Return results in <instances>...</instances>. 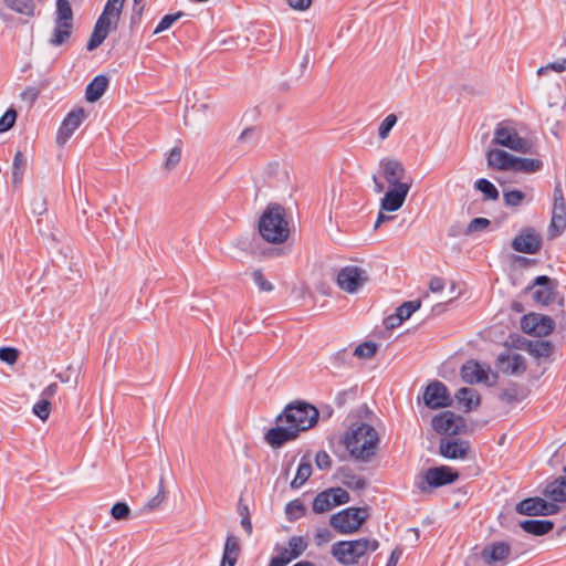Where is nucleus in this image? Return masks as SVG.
Wrapping results in <instances>:
<instances>
[{
  "instance_id": "obj_1",
  "label": "nucleus",
  "mask_w": 566,
  "mask_h": 566,
  "mask_svg": "<svg viewBox=\"0 0 566 566\" xmlns=\"http://www.w3.org/2000/svg\"><path fill=\"white\" fill-rule=\"evenodd\" d=\"M318 410L305 401H293L276 417V427L265 433V441L272 448H281L303 431L314 427L318 420Z\"/></svg>"
},
{
  "instance_id": "obj_2",
  "label": "nucleus",
  "mask_w": 566,
  "mask_h": 566,
  "mask_svg": "<svg viewBox=\"0 0 566 566\" xmlns=\"http://www.w3.org/2000/svg\"><path fill=\"white\" fill-rule=\"evenodd\" d=\"M342 443L356 460L368 462L375 454L379 443L376 429L368 423L349 428L342 437Z\"/></svg>"
},
{
  "instance_id": "obj_3",
  "label": "nucleus",
  "mask_w": 566,
  "mask_h": 566,
  "mask_svg": "<svg viewBox=\"0 0 566 566\" xmlns=\"http://www.w3.org/2000/svg\"><path fill=\"white\" fill-rule=\"evenodd\" d=\"M261 237L271 243H282L290 234L289 223L285 218V210L282 206L269 205L259 222Z\"/></svg>"
},
{
  "instance_id": "obj_4",
  "label": "nucleus",
  "mask_w": 566,
  "mask_h": 566,
  "mask_svg": "<svg viewBox=\"0 0 566 566\" xmlns=\"http://www.w3.org/2000/svg\"><path fill=\"white\" fill-rule=\"evenodd\" d=\"M378 547L377 539L339 541L333 544L331 553L339 564L348 566L357 564L368 551L375 552Z\"/></svg>"
},
{
  "instance_id": "obj_5",
  "label": "nucleus",
  "mask_w": 566,
  "mask_h": 566,
  "mask_svg": "<svg viewBox=\"0 0 566 566\" xmlns=\"http://www.w3.org/2000/svg\"><path fill=\"white\" fill-rule=\"evenodd\" d=\"M53 33L49 43L60 46L69 41L73 32L74 15L69 0H56Z\"/></svg>"
},
{
  "instance_id": "obj_6",
  "label": "nucleus",
  "mask_w": 566,
  "mask_h": 566,
  "mask_svg": "<svg viewBox=\"0 0 566 566\" xmlns=\"http://www.w3.org/2000/svg\"><path fill=\"white\" fill-rule=\"evenodd\" d=\"M493 144L523 154L532 151L531 143L518 135L510 120H503L496 125Z\"/></svg>"
},
{
  "instance_id": "obj_7",
  "label": "nucleus",
  "mask_w": 566,
  "mask_h": 566,
  "mask_svg": "<svg viewBox=\"0 0 566 566\" xmlns=\"http://www.w3.org/2000/svg\"><path fill=\"white\" fill-rule=\"evenodd\" d=\"M368 516L366 507H348L332 515L329 523L339 534H352L359 530Z\"/></svg>"
},
{
  "instance_id": "obj_8",
  "label": "nucleus",
  "mask_w": 566,
  "mask_h": 566,
  "mask_svg": "<svg viewBox=\"0 0 566 566\" xmlns=\"http://www.w3.org/2000/svg\"><path fill=\"white\" fill-rule=\"evenodd\" d=\"M368 281L369 276L367 271L357 265L342 268L336 279L338 287L348 294L358 293Z\"/></svg>"
},
{
  "instance_id": "obj_9",
  "label": "nucleus",
  "mask_w": 566,
  "mask_h": 566,
  "mask_svg": "<svg viewBox=\"0 0 566 566\" xmlns=\"http://www.w3.org/2000/svg\"><path fill=\"white\" fill-rule=\"evenodd\" d=\"M566 229V200L560 181H556L553 192L552 218L548 227L551 238L560 235Z\"/></svg>"
},
{
  "instance_id": "obj_10",
  "label": "nucleus",
  "mask_w": 566,
  "mask_h": 566,
  "mask_svg": "<svg viewBox=\"0 0 566 566\" xmlns=\"http://www.w3.org/2000/svg\"><path fill=\"white\" fill-rule=\"evenodd\" d=\"M459 478L458 473L449 467H437L428 469L419 483V489L427 492L429 488H439L451 484Z\"/></svg>"
},
{
  "instance_id": "obj_11",
  "label": "nucleus",
  "mask_w": 566,
  "mask_h": 566,
  "mask_svg": "<svg viewBox=\"0 0 566 566\" xmlns=\"http://www.w3.org/2000/svg\"><path fill=\"white\" fill-rule=\"evenodd\" d=\"M555 327V322L552 317L531 313L524 315L521 319V328L524 333L544 337L552 334Z\"/></svg>"
},
{
  "instance_id": "obj_12",
  "label": "nucleus",
  "mask_w": 566,
  "mask_h": 566,
  "mask_svg": "<svg viewBox=\"0 0 566 566\" xmlns=\"http://www.w3.org/2000/svg\"><path fill=\"white\" fill-rule=\"evenodd\" d=\"M423 402L430 409L446 408L452 405L447 386L438 380L431 381L424 389Z\"/></svg>"
},
{
  "instance_id": "obj_13",
  "label": "nucleus",
  "mask_w": 566,
  "mask_h": 566,
  "mask_svg": "<svg viewBox=\"0 0 566 566\" xmlns=\"http://www.w3.org/2000/svg\"><path fill=\"white\" fill-rule=\"evenodd\" d=\"M432 428L439 434H459L465 428V421L461 416L452 411H443L436 415L431 421Z\"/></svg>"
},
{
  "instance_id": "obj_14",
  "label": "nucleus",
  "mask_w": 566,
  "mask_h": 566,
  "mask_svg": "<svg viewBox=\"0 0 566 566\" xmlns=\"http://www.w3.org/2000/svg\"><path fill=\"white\" fill-rule=\"evenodd\" d=\"M490 369H485L479 361L476 360H468L461 367V377L464 382L473 385V384H484L488 386H493L496 382L497 375L493 374V381H490Z\"/></svg>"
},
{
  "instance_id": "obj_15",
  "label": "nucleus",
  "mask_w": 566,
  "mask_h": 566,
  "mask_svg": "<svg viewBox=\"0 0 566 566\" xmlns=\"http://www.w3.org/2000/svg\"><path fill=\"white\" fill-rule=\"evenodd\" d=\"M512 248L516 252L534 254L542 248V237L534 228H524L513 239Z\"/></svg>"
},
{
  "instance_id": "obj_16",
  "label": "nucleus",
  "mask_w": 566,
  "mask_h": 566,
  "mask_svg": "<svg viewBox=\"0 0 566 566\" xmlns=\"http://www.w3.org/2000/svg\"><path fill=\"white\" fill-rule=\"evenodd\" d=\"M85 118V111L83 108H76L71 111L66 117L63 119L57 134L55 142L59 146H64L67 140L71 138L73 133L80 127L82 122Z\"/></svg>"
},
{
  "instance_id": "obj_17",
  "label": "nucleus",
  "mask_w": 566,
  "mask_h": 566,
  "mask_svg": "<svg viewBox=\"0 0 566 566\" xmlns=\"http://www.w3.org/2000/svg\"><path fill=\"white\" fill-rule=\"evenodd\" d=\"M511 554V546L505 542H493L481 551V558L489 566H503Z\"/></svg>"
},
{
  "instance_id": "obj_18",
  "label": "nucleus",
  "mask_w": 566,
  "mask_h": 566,
  "mask_svg": "<svg viewBox=\"0 0 566 566\" xmlns=\"http://www.w3.org/2000/svg\"><path fill=\"white\" fill-rule=\"evenodd\" d=\"M410 188L411 180L409 182H403V185L390 187L388 191L385 193L384 198L381 199V210L389 212L399 210L405 203Z\"/></svg>"
},
{
  "instance_id": "obj_19",
  "label": "nucleus",
  "mask_w": 566,
  "mask_h": 566,
  "mask_svg": "<svg viewBox=\"0 0 566 566\" xmlns=\"http://www.w3.org/2000/svg\"><path fill=\"white\" fill-rule=\"evenodd\" d=\"M536 286L537 289L534 291L533 294L534 300L543 305H548L549 303H552L554 300L555 290L557 287V282L547 275H539L534 280L533 284L528 286L526 290H531Z\"/></svg>"
},
{
  "instance_id": "obj_20",
  "label": "nucleus",
  "mask_w": 566,
  "mask_h": 566,
  "mask_svg": "<svg viewBox=\"0 0 566 566\" xmlns=\"http://www.w3.org/2000/svg\"><path fill=\"white\" fill-rule=\"evenodd\" d=\"M117 25V21H113L111 18L101 14L87 42V51H93L98 48L107 38L109 31L116 30Z\"/></svg>"
},
{
  "instance_id": "obj_21",
  "label": "nucleus",
  "mask_w": 566,
  "mask_h": 566,
  "mask_svg": "<svg viewBox=\"0 0 566 566\" xmlns=\"http://www.w3.org/2000/svg\"><path fill=\"white\" fill-rule=\"evenodd\" d=\"M495 365L499 371L506 375H520L526 369L523 356L516 353L500 354Z\"/></svg>"
},
{
  "instance_id": "obj_22",
  "label": "nucleus",
  "mask_w": 566,
  "mask_h": 566,
  "mask_svg": "<svg viewBox=\"0 0 566 566\" xmlns=\"http://www.w3.org/2000/svg\"><path fill=\"white\" fill-rule=\"evenodd\" d=\"M380 165L384 168V177L390 187L403 185L406 169L400 161L396 159H382Z\"/></svg>"
},
{
  "instance_id": "obj_23",
  "label": "nucleus",
  "mask_w": 566,
  "mask_h": 566,
  "mask_svg": "<svg viewBox=\"0 0 566 566\" xmlns=\"http://www.w3.org/2000/svg\"><path fill=\"white\" fill-rule=\"evenodd\" d=\"M440 454L448 459H463L465 458L470 444L467 441L462 440H453V441H446L441 440L440 442Z\"/></svg>"
},
{
  "instance_id": "obj_24",
  "label": "nucleus",
  "mask_w": 566,
  "mask_h": 566,
  "mask_svg": "<svg viewBox=\"0 0 566 566\" xmlns=\"http://www.w3.org/2000/svg\"><path fill=\"white\" fill-rule=\"evenodd\" d=\"M489 167L496 170H512L514 156L497 148L486 153Z\"/></svg>"
},
{
  "instance_id": "obj_25",
  "label": "nucleus",
  "mask_w": 566,
  "mask_h": 566,
  "mask_svg": "<svg viewBox=\"0 0 566 566\" xmlns=\"http://www.w3.org/2000/svg\"><path fill=\"white\" fill-rule=\"evenodd\" d=\"M240 551L241 548L238 537L229 535L224 543L220 566H235L240 556Z\"/></svg>"
},
{
  "instance_id": "obj_26",
  "label": "nucleus",
  "mask_w": 566,
  "mask_h": 566,
  "mask_svg": "<svg viewBox=\"0 0 566 566\" xmlns=\"http://www.w3.org/2000/svg\"><path fill=\"white\" fill-rule=\"evenodd\" d=\"M455 399L464 412H469L480 405V396L475 389L463 387L455 394Z\"/></svg>"
},
{
  "instance_id": "obj_27",
  "label": "nucleus",
  "mask_w": 566,
  "mask_h": 566,
  "mask_svg": "<svg viewBox=\"0 0 566 566\" xmlns=\"http://www.w3.org/2000/svg\"><path fill=\"white\" fill-rule=\"evenodd\" d=\"M546 501L541 497H530L521 501L516 505V512L522 515L536 516L545 510Z\"/></svg>"
},
{
  "instance_id": "obj_28",
  "label": "nucleus",
  "mask_w": 566,
  "mask_h": 566,
  "mask_svg": "<svg viewBox=\"0 0 566 566\" xmlns=\"http://www.w3.org/2000/svg\"><path fill=\"white\" fill-rule=\"evenodd\" d=\"M107 86L108 78L105 75L95 76L86 87L85 98L91 103L98 101L105 93Z\"/></svg>"
},
{
  "instance_id": "obj_29",
  "label": "nucleus",
  "mask_w": 566,
  "mask_h": 566,
  "mask_svg": "<svg viewBox=\"0 0 566 566\" xmlns=\"http://www.w3.org/2000/svg\"><path fill=\"white\" fill-rule=\"evenodd\" d=\"M544 495L553 502H566V476H559L548 483L544 490Z\"/></svg>"
},
{
  "instance_id": "obj_30",
  "label": "nucleus",
  "mask_w": 566,
  "mask_h": 566,
  "mask_svg": "<svg viewBox=\"0 0 566 566\" xmlns=\"http://www.w3.org/2000/svg\"><path fill=\"white\" fill-rule=\"evenodd\" d=\"M521 527L533 535H545L554 528V523L548 520H526L520 523Z\"/></svg>"
},
{
  "instance_id": "obj_31",
  "label": "nucleus",
  "mask_w": 566,
  "mask_h": 566,
  "mask_svg": "<svg viewBox=\"0 0 566 566\" xmlns=\"http://www.w3.org/2000/svg\"><path fill=\"white\" fill-rule=\"evenodd\" d=\"M528 395V389L518 386L517 384H512L511 386L504 388L499 395V399L506 403H514L524 400Z\"/></svg>"
},
{
  "instance_id": "obj_32",
  "label": "nucleus",
  "mask_w": 566,
  "mask_h": 566,
  "mask_svg": "<svg viewBox=\"0 0 566 566\" xmlns=\"http://www.w3.org/2000/svg\"><path fill=\"white\" fill-rule=\"evenodd\" d=\"M313 468L308 455H303L298 464L296 475L291 482L292 489L301 488L312 475Z\"/></svg>"
},
{
  "instance_id": "obj_33",
  "label": "nucleus",
  "mask_w": 566,
  "mask_h": 566,
  "mask_svg": "<svg viewBox=\"0 0 566 566\" xmlns=\"http://www.w3.org/2000/svg\"><path fill=\"white\" fill-rule=\"evenodd\" d=\"M542 167L543 163L539 159L514 156L512 170L531 174L538 171Z\"/></svg>"
},
{
  "instance_id": "obj_34",
  "label": "nucleus",
  "mask_w": 566,
  "mask_h": 566,
  "mask_svg": "<svg viewBox=\"0 0 566 566\" xmlns=\"http://www.w3.org/2000/svg\"><path fill=\"white\" fill-rule=\"evenodd\" d=\"M527 350L536 358H548L554 352V345L549 340L537 339L528 344Z\"/></svg>"
},
{
  "instance_id": "obj_35",
  "label": "nucleus",
  "mask_w": 566,
  "mask_h": 566,
  "mask_svg": "<svg viewBox=\"0 0 566 566\" xmlns=\"http://www.w3.org/2000/svg\"><path fill=\"white\" fill-rule=\"evenodd\" d=\"M4 4L21 14L33 17L35 11V2L33 0H3Z\"/></svg>"
},
{
  "instance_id": "obj_36",
  "label": "nucleus",
  "mask_w": 566,
  "mask_h": 566,
  "mask_svg": "<svg viewBox=\"0 0 566 566\" xmlns=\"http://www.w3.org/2000/svg\"><path fill=\"white\" fill-rule=\"evenodd\" d=\"M342 483L352 490H364L367 485L364 478L356 475L348 469L340 470Z\"/></svg>"
},
{
  "instance_id": "obj_37",
  "label": "nucleus",
  "mask_w": 566,
  "mask_h": 566,
  "mask_svg": "<svg viewBox=\"0 0 566 566\" xmlns=\"http://www.w3.org/2000/svg\"><path fill=\"white\" fill-rule=\"evenodd\" d=\"M333 493L328 490L318 493L313 501V511L315 513H325L334 507L332 501Z\"/></svg>"
},
{
  "instance_id": "obj_38",
  "label": "nucleus",
  "mask_w": 566,
  "mask_h": 566,
  "mask_svg": "<svg viewBox=\"0 0 566 566\" xmlns=\"http://www.w3.org/2000/svg\"><path fill=\"white\" fill-rule=\"evenodd\" d=\"M475 188L483 193L484 200H497L499 190L496 187L485 178L478 179L474 184Z\"/></svg>"
},
{
  "instance_id": "obj_39",
  "label": "nucleus",
  "mask_w": 566,
  "mask_h": 566,
  "mask_svg": "<svg viewBox=\"0 0 566 566\" xmlns=\"http://www.w3.org/2000/svg\"><path fill=\"white\" fill-rule=\"evenodd\" d=\"M307 539L303 536H292L287 541V549L292 554V557H300L307 548Z\"/></svg>"
},
{
  "instance_id": "obj_40",
  "label": "nucleus",
  "mask_w": 566,
  "mask_h": 566,
  "mask_svg": "<svg viewBox=\"0 0 566 566\" xmlns=\"http://www.w3.org/2000/svg\"><path fill=\"white\" fill-rule=\"evenodd\" d=\"M125 1L126 0H107L102 14L111 18L113 21L119 22Z\"/></svg>"
},
{
  "instance_id": "obj_41",
  "label": "nucleus",
  "mask_w": 566,
  "mask_h": 566,
  "mask_svg": "<svg viewBox=\"0 0 566 566\" xmlns=\"http://www.w3.org/2000/svg\"><path fill=\"white\" fill-rule=\"evenodd\" d=\"M165 499H166V490H165L164 478H160L157 494L145 504L144 510L145 511L156 510L157 507L160 506V504L165 501Z\"/></svg>"
},
{
  "instance_id": "obj_42",
  "label": "nucleus",
  "mask_w": 566,
  "mask_h": 566,
  "mask_svg": "<svg viewBox=\"0 0 566 566\" xmlns=\"http://www.w3.org/2000/svg\"><path fill=\"white\" fill-rule=\"evenodd\" d=\"M397 116L395 114L387 115L378 127V137L385 140L389 137V134L394 126L397 124Z\"/></svg>"
},
{
  "instance_id": "obj_43",
  "label": "nucleus",
  "mask_w": 566,
  "mask_h": 566,
  "mask_svg": "<svg viewBox=\"0 0 566 566\" xmlns=\"http://www.w3.org/2000/svg\"><path fill=\"white\" fill-rule=\"evenodd\" d=\"M421 306V301H408L403 302L396 311L402 321L408 319Z\"/></svg>"
},
{
  "instance_id": "obj_44",
  "label": "nucleus",
  "mask_w": 566,
  "mask_h": 566,
  "mask_svg": "<svg viewBox=\"0 0 566 566\" xmlns=\"http://www.w3.org/2000/svg\"><path fill=\"white\" fill-rule=\"evenodd\" d=\"M377 344L374 343V342H364L361 344H359L355 350H354V355L359 357V358H365V359H368V358H371L376 355L377 353Z\"/></svg>"
},
{
  "instance_id": "obj_45",
  "label": "nucleus",
  "mask_w": 566,
  "mask_h": 566,
  "mask_svg": "<svg viewBox=\"0 0 566 566\" xmlns=\"http://www.w3.org/2000/svg\"><path fill=\"white\" fill-rule=\"evenodd\" d=\"M192 109L197 113L206 114L213 111V103L210 96L200 94L192 105Z\"/></svg>"
},
{
  "instance_id": "obj_46",
  "label": "nucleus",
  "mask_w": 566,
  "mask_h": 566,
  "mask_svg": "<svg viewBox=\"0 0 566 566\" xmlns=\"http://www.w3.org/2000/svg\"><path fill=\"white\" fill-rule=\"evenodd\" d=\"M490 223H491L490 220L486 219V218H483V217L474 218L468 224V227H467V229L464 231V234L465 235H471V234H473L475 232L484 231L485 229H488Z\"/></svg>"
},
{
  "instance_id": "obj_47",
  "label": "nucleus",
  "mask_w": 566,
  "mask_h": 566,
  "mask_svg": "<svg viewBox=\"0 0 566 566\" xmlns=\"http://www.w3.org/2000/svg\"><path fill=\"white\" fill-rule=\"evenodd\" d=\"M181 155H182V151H181V148L179 146H176L174 148L170 149L165 163H164V167L167 171H171L174 170L178 164L180 163L181 160Z\"/></svg>"
},
{
  "instance_id": "obj_48",
  "label": "nucleus",
  "mask_w": 566,
  "mask_h": 566,
  "mask_svg": "<svg viewBox=\"0 0 566 566\" xmlns=\"http://www.w3.org/2000/svg\"><path fill=\"white\" fill-rule=\"evenodd\" d=\"M285 513L290 521H294L305 513V506L300 501L294 500L286 505Z\"/></svg>"
},
{
  "instance_id": "obj_49",
  "label": "nucleus",
  "mask_w": 566,
  "mask_h": 566,
  "mask_svg": "<svg viewBox=\"0 0 566 566\" xmlns=\"http://www.w3.org/2000/svg\"><path fill=\"white\" fill-rule=\"evenodd\" d=\"M252 280L261 292H271L274 289L273 284L265 279L262 270H255L252 273Z\"/></svg>"
},
{
  "instance_id": "obj_50",
  "label": "nucleus",
  "mask_w": 566,
  "mask_h": 566,
  "mask_svg": "<svg viewBox=\"0 0 566 566\" xmlns=\"http://www.w3.org/2000/svg\"><path fill=\"white\" fill-rule=\"evenodd\" d=\"M111 514L114 520H127L130 514V509L125 502H117L112 506Z\"/></svg>"
},
{
  "instance_id": "obj_51",
  "label": "nucleus",
  "mask_w": 566,
  "mask_h": 566,
  "mask_svg": "<svg viewBox=\"0 0 566 566\" xmlns=\"http://www.w3.org/2000/svg\"><path fill=\"white\" fill-rule=\"evenodd\" d=\"M51 412V402L48 399H41L33 406V413L45 421Z\"/></svg>"
},
{
  "instance_id": "obj_52",
  "label": "nucleus",
  "mask_w": 566,
  "mask_h": 566,
  "mask_svg": "<svg viewBox=\"0 0 566 566\" xmlns=\"http://www.w3.org/2000/svg\"><path fill=\"white\" fill-rule=\"evenodd\" d=\"M503 199L506 206L517 207L525 199V195L520 190H511L503 193Z\"/></svg>"
},
{
  "instance_id": "obj_53",
  "label": "nucleus",
  "mask_w": 566,
  "mask_h": 566,
  "mask_svg": "<svg viewBox=\"0 0 566 566\" xmlns=\"http://www.w3.org/2000/svg\"><path fill=\"white\" fill-rule=\"evenodd\" d=\"M17 119V112L12 108L8 109L1 117H0V133H4L9 130L15 123Z\"/></svg>"
},
{
  "instance_id": "obj_54",
  "label": "nucleus",
  "mask_w": 566,
  "mask_h": 566,
  "mask_svg": "<svg viewBox=\"0 0 566 566\" xmlns=\"http://www.w3.org/2000/svg\"><path fill=\"white\" fill-rule=\"evenodd\" d=\"M182 15V12H177L174 14H166L163 17L158 25L156 27L154 33H160L167 29H169L180 17Z\"/></svg>"
},
{
  "instance_id": "obj_55",
  "label": "nucleus",
  "mask_w": 566,
  "mask_h": 566,
  "mask_svg": "<svg viewBox=\"0 0 566 566\" xmlns=\"http://www.w3.org/2000/svg\"><path fill=\"white\" fill-rule=\"evenodd\" d=\"M19 358V350L13 347H1L0 348V360L9 365L17 363Z\"/></svg>"
},
{
  "instance_id": "obj_56",
  "label": "nucleus",
  "mask_w": 566,
  "mask_h": 566,
  "mask_svg": "<svg viewBox=\"0 0 566 566\" xmlns=\"http://www.w3.org/2000/svg\"><path fill=\"white\" fill-rule=\"evenodd\" d=\"M328 492L333 493L332 501L334 506L345 504L349 501V494L342 488L328 489Z\"/></svg>"
},
{
  "instance_id": "obj_57",
  "label": "nucleus",
  "mask_w": 566,
  "mask_h": 566,
  "mask_svg": "<svg viewBox=\"0 0 566 566\" xmlns=\"http://www.w3.org/2000/svg\"><path fill=\"white\" fill-rule=\"evenodd\" d=\"M565 69H566V59H564L562 61L552 62V63H548L545 66L539 67L538 71H537V74L538 75H544L548 71H555L557 73H560V72H564Z\"/></svg>"
},
{
  "instance_id": "obj_58",
  "label": "nucleus",
  "mask_w": 566,
  "mask_h": 566,
  "mask_svg": "<svg viewBox=\"0 0 566 566\" xmlns=\"http://www.w3.org/2000/svg\"><path fill=\"white\" fill-rule=\"evenodd\" d=\"M315 464L319 470H328L332 467V459L326 451L322 450L316 453Z\"/></svg>"
},
{
  "instance_id": "obj_59",
  "label": "nucleus",
  "mask_w": 566,
  "mask_h": 566,
  "mask_svg": "<svg viewBox=\"0 0 566 566\" xmlns=\"http://www.w3.org/2000/svg\"><path fill=\"white\" fill-rule=\"evenodd\" d=\"M332 539V533L328 528H319L315 534V542L317 546H322Z\"/></svg>"
},
{
  "instance_id": "obj_60",
  "label": "nucleus",
  "mask_w": 566,
  "mask_h": 566,
  "mask_svg": "<svg viewBox=\"0 0 566 566\" xmlns=\"http://www.w3.org/2000/svg\"><path fill=\"white\" fill-rule=\"evenodd\" d=\"M402 322L403 321L396 313V314H392V315H389L388 317H386L384 323H385V326L387 329H392V328L400 326L402 324Z\"/></svg>"
},
{
  "instance_id": "obj_61",
  "label": "nucleus",
  "mask_w": 566,
  "mask_h": 566,
  "mask_svg": "<svg viewBox=\"0 0 566 566\" xmlns=\"http://www.w3.org/2000/svg\"><path fill=\"white\" fill-rule=\"evenodd\" d=\"M289 6L298 11H304L310 8L312 0H287Z\"/></svg>"
},
{
  "instance_id": "obj_62",
  "label": "nucleus",
  "mask_w": 566,
  "mask_h": 566,
  "mask_svg": "<svg viewBox=\"0 0 566 566\" xmlns=\"http://www.w3.org/2000/svg\"><path fill=\"white\" fill-rule=\"evenodd\" d=\"M429 289L432 293L441 292L444 289V280L439 276H434L430 280Z\"/></svg>"
},
{
  "instance_id": "obj_63",
  "label": "nucleus",
  "mask_w": 566,
  "mask_h": 566,
  "mask_svg": "<svg viewBox=\"0 0 566 566\" xmlns=\"http://www.w3.org/2000/svg\"><path fill=\"white\" fill-rule=\"evenodd\" d=\"M32 210L36 214H43L46 211V202L43 198L34 199Z\"/></svg>"
},
{
  "instance_id": "obj_64",
  "label": "nucleus",
  "mask_w": 566,
  "mask_h": 566,
  "mask_svg": "<svg viewBox=\"0 0 566 566\" xmlns=\"http://www.w3.org/2000/svg\"><path fill=\"white\" fill-rule=\"evenodd\" d=\"M27 165L25 157L18 150L13 158V169H24Z\"/></svg>"
}]
</instances>
